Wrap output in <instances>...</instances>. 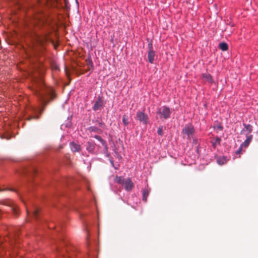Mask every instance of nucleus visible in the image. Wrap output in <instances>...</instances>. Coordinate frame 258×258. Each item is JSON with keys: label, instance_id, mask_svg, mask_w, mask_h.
<instances>
[{"label": "nucleus", "instance_id": "nucleus-1", "mask_svg": "<svg viewBox=\"0 0 258 258\" xmlns=\"http://www.w3.org/2000/svg\"><path fill=\"white\" fill-rule=\"evenodd\" d=\"M32 89L38 97L39 101L43 105V108L40 111V113H42L44 106L48 103V98H50L52 99L54 98L53 91L51 88L45 86L42 77L34 79Z\"/></svg>", "mask_w": 258, "mask_h": 258}, {"label": "nucleus", "instance_id": "nucleus-2", "mask_svg": "<svg viewBox=\"0 0 258 258\" xmlns=\"http://www.w3.org/2000/svg\"><path fill=\"white\" fill-rule=\"evenodd\" d=\"M171 111L170 108L166 106H162L158 109L157 116L161 119H167L170 117Z\"/></svg>", "mask_w": 258, "mask_h": 258}, {"label": "nucleus", "instance_id": "nucleus-3", "mask_svg": "<svg viewBox=\"0 0 258 258\" xmlns=\"http://www.w3.org/2000/svg\"><path fill=\"white\" fill-rule=\"evenodd\" d=\"M195 130L194 126L191 124H187L182 130V133L187 136L188 139L192 138Z\"/></svg>", "mask_w": 258, "mask_h": 258}, {"label": "nucleus", "instance_id": "nucleus-4", "mask_svg": "<svg viewBox=\"0 0 258 258\" xmlns=\"http://www.w3.org/2000/svg\"><path fill=\"white\" fill-rule=\"evenodd\" d=\"M136 117L141 122L144 124H147L149 122V117L147 114L142 111H138Z\"/></svg>", "mask_w": 258, "mask_h": 258}, {"label": "nucleus", "instance_id": "nucleus-5", "mask_svg": "<svg viewBox=\"0 0 258 258\" xmlns=\"http://www.w3.org/2000/svg\"><path fill=\"white\" fill-rule=\"evenodd\" d=\"M104 105V103L103 100L101 99L100 97H99L96 99L94 105L93 107V109L94 111H97L99 109H100L102 107H103Z\"/></svg>", "mask_w": 258, "mask_h": 258}, {"label": "nucleus", "instance_id": "nucleus-6", "mask_svg": "<svg viewBox=\"0 0 258 258\" xmlns=\"http://www.w3.org/2000/svg\"><path fill=\"white\" fill-rule=\"evenodd\" d=\"M36 39L38 43L43 45L44 42L49 40V37L47 34H45L43 36L37 35L36 36Z\"/></svg>", "mask_w": 258, "mask_h": 258}, {"label": "nucleus", "instance_id": "nucleus-7", "mask_svg": "<svg viewBox=\"0 0 258 258\" xmlns=\"http://www.w3.org/2000/svg\"><path fill=\"white\" fill-rule=\"evenodd\" d=\"M124 184L125 189L127 191H130L134 187V183L130 178H127L123 183Z\"/></svg>", "mask_w": 258, "mask_h": 258}, {"label": "nucleus", "instance_id": "nucleus-8", "mask_svg": "<svg viewBox=\"0 0 258 258\" xmlns=\"http://www.w3.org/2000/svg\"><path fill=\"white\" fill-rule=\"evenodd\" d=\"M243 126H244V129H243L241 131L240 134H243L245 131L247 132L246 136L249 135V134L251 133L252 131V126L250 124H246L245 123H243Z\"/></svg>", "mask_w": 258, "mask_h": 258}, {"label": "nucleus", "instance_id": "nucleus-9", "mask_svg": "<svg viewBox=\"0 0 258 258\" xmlns=\"http://www.w3.org/2000/svg\"><path fill=\"white\" fill-rule=\"evenodd\" d=\"M246 139L244 141L243 143H242L241 145L242 146H243L244 148H247L253 138V136L252 135L246 136Z\"/></svg>", "mask_w": 258, "mask_h": 258}, {"label": "nucleus", "instance_id": "nucleus-10", "mask_svg": "<svg viewBox=\"0 0 258 258\" xmlns=\"http://www.w3.org/2000/svg\"><path fill=\"white\" fill-rule=\"evenodd\" d=\"M95 148V144L94 142H88L87 144L86 149L89 152L93 153Z\"/></svg>", "mask_w": 258, "mask_h": 258}, {"label": "nucleus", "instance_id": "nucleus-11", "mask_svg": "<svg viewBox=\"0 0 258 258\" xmlns=\"http://www.w3.org/2000/svg\"><path fill=\"white\" fill-rule=\"evenodd\" d=\"M70 147L71 150L74 152H79L81 150L80 146L74 142H71L70 143Z\"/></svg>", "mask_w": 258, "mask_h": 258}, {"label": "nucleus", "instance_id": "nucleus-12", "mask_svg": "<svg viewBox=\"0 0 258 258\" xmlns=\"http://www.w3.org/2000/svg\"><path fill=\"white\" fill-rule=\"evenodd\" d=\"M150 189L148 188L144 189L143 191V200L146 202L147 201V198L150 194Z\"/></svg>", "mask_w": 258, "mask_h": 258}, {"label": "nucleus", "instance_id": "nucleus-13", "mask_svg": "<svg viewBox=\"0 0 258 258\" xmlns=\"http://www.w3.org/2000/svg\"><path fill=\"white\" fill-rule=\"evenodd\" d=\"M155 57V52L154 51H148V58L149 61L152 63L154 62Z\"/></svg>", "mask_w": 258, "mask_h": 258}, {"label": "nucleus", "instance_id": "nucleus-14", "mask_svg": "<svg viewBox=\"0 0 258 258\" xmlns=\"http://www.w3.org/2000/svg\"><path fill=\"white\" fill-rule=\"evenodd\" d=\"M203 77L204 78L206 81L212 83L214 81L211 75L209 74H203Z\"/></svg>", "mask_w": 258, "mask_h": 258}, {"label": "nucleus", "instance_id": "nucleus-15", "mask_svg": "<svg viewBox=\"0 0 258 258\" xmlns=\"http://www.w3.org/2000/svg\"><path fill=\"white\" fill-rule=\"evenodd\" d=\"M221 139L219 137H216L212 141L213 147L215 148L218 145L220 144Z\"/></svg>", "mask_w": 258, "mask_h": 258}, {"label": "nucleus", "instance_id": "nucleus-16", "mask_svg": "<svg viewBox=\"0 0 258 258\" xmlns=\"http://www.w3.org/2000/svg\"><path fill=\"white\" fill-rule=\"evenodd\" d=\"M129 117L128 116L124 114L122 116V122L125 126L129 124Z\"/></svg>", "mask_w": 258, "mask_h": 258}, {"label": "nucleus", "instance_id": "nucleus-17", "mask_svg": "<svg viewBox=\"0 0 258 258\" xmlns=\"http://www.w3.org/2000/svg\"><path fill=\"white\" fill-rule=\"evenodd\" d=\"M226 162V160L225 157H219L217 159V163L220 165H223Z\"/></svg>", "mask_w": 258, "mask_h": 258}, {"label": "nucleus", "instance_id": "nucleus-18", "mask_svg": "<svg viewBox=\"0 0 258 258\" xmlns=\"http://www.w3.org/2000/svg\"><path fill=\"white\" fill-rule=\"evenodd\" d=\"M94 138L96 139H97V140H98L99 141H100L101 143V144H102V145L104 146L106 148H107V144H106L105 141H104L103 139H102L100 136H98V135H95L94 136Z\"/></svg>", "mask_w": 258, "mask_h": 258}, {"label": "nucleus", "instance_id": "nucleus-19", "mask_svg": "<svg viewBox=\"0 0 258 258\" xmlns=\"http://www.w3.org/2000/svg\"><path fill=\"white\" fill-rule=\"evenodd\" d=\"M219 48L222 51H226L228 49V45L225 42H222L219 44Z\"/></svg>", "mask_w": 258, "mask_h": 258}, {"label": "nucleus", "instance_id": "nucleus-20", "mask_svg": "<svg viewBox=\"0 0 258 258\" xmlns=\"http://www.w3.org/2000/svg\"><path fill=\"white\" fill-rule=\"evenodd\" d=\"M88 67L85 70V72H87V71L90 70L91 69H93V64L91 60H89L87 62Z\"/></svg>", "mask_w": 258, "mask_h": 258}, {"label": "nucleus", "instance_id": "nucleus-21", "mask_svg": "<svg viewBox=\"0 0 258 258\" xmlns=\"http://www.w3.org/2000/svg\"><path fill=\"white\" fill-rule=\"evenodd\" d=\"M51 2L49 0H41L40 2L41 5H47L48 7L51 5Z\"/></svg>", "mask_w": 258, "mask_h": 258}, {"label": "nucleus", "instance_id": "nucleus-22", "mask_svg": "<svg viewBox=\"0 0 258 258\" xmlns=\"http://www.w3.org/2000/svg\"><path fill=\"white\" fill-rule=\"evenodd\" d=\"M115 181L119 183V184H123V183H124V179L121 177H116V178H115Z\"/></svg>", "mask_w": 258, "mask_h": 258}, {"label": "nucleus", "instance_id": "nucleus-23", "mask_svg": "<svg viewBox=\"0 0 258 258\" xmlns=\"http://www.w3.org/2000/svg\"><path fill=\"white\" fill-rule=\"evenodd\" d=\"M11 210L13 212L14 214H15L16 215H18V212L17 206L16 205H14L11 206Z\"/></svg>", "mask_w": 258, "mask_h": 258}, {"label": "nucleus", "instance_id": "nucleus-24", "mask_svg": "<svg viewBox=\"0 0 258 258\" xmlns=\"http://www.w3.org/2000/svg\"><path fill=\"white\" fill-rule=\"evenodd\" d=\"M157 133L159 135V136H162L163 135V126H160L159 127H158V131H157Z\"/></svg>", "mask_w": 258, "mask_h": 258}, {"label": "nucleus", "instance_id": "nucleus-25", "mask_svg": "<svg viewBox=\"0 0 258 258\" xmlns=\"http://www.w3.org/2000/svg\"><path fill=\"white\" fill-rule=\"evenodd\" d=\"M35 19L38 22H40V23H42V24H43L44 23V20L42 19L41 18H40L39 16H38L37 15L35 16Z\"/></svg>", "mask_w": 258, "mask_h": 258}, {"label": "nucleus", "instance_id": "nucleus-26", "mask_svg": "<svg viewBox=\"0 0 258 258\" xmlns=\"http://www.w3.org/2000/svg\"><path fill=\"white\" fill-rule=\"evenodd\" d=\"M89 130L91 132H97L99 129L94 126H91L89 128Z\"/></svg>", "mask_w": 258, "mask_h": 258}, {"label": "nucleus", "instance_id": "nucleus-27", "mask_svg": "<svg viewBox=\"0 0 258 258\" xmlns=\"http://www.w3.org/2000/svg\"><path fill=\"white\" fill-rule=\"evenodd\" d=\"M148 46V48H149L148 51H153V44L151 42L149 43Z\"/></svg>", "mask_w": 258, "mask_h": 258}, {"label": "nucleus", "instance_id": "nucleus-28", "mask_svg": "<svg viewBox=\"0 0 258 258\" xmlns=\"http://www.w3.org/2000/svg\"><path fill=\"white\" fill-rule=\"evenodd\" d=\"M243 147H244L242 146V145H241L240 147L239 148V149L236 151V154H241V152H242V148H243Z\"/></svg>", "mask_w": 258, "mask_h": 258}, {"label": "nucleus", "instance_id": "nucleus-29", "mask_svg": "<svg viewBox=\"0 0 258 258\" xmlns=\"http://www.w3.org/2000/svg\"><path fill=\"white\" fill-rule=\"evenodd\" d=\"M39 212V211L38 209H35L33 212V216L36 218H37V215H38V213Z\"/></svg>", "mask_w": 258, "mask_h": 258}, {"label": "nucleus", "instance_id": "nucleus-30", "mask_svg": "<svg viewBox=\"0 0 258 258\" xmlns=\"http://www.w3.org/2000/svg\"><path fill=\"white\" fill-rule=\"evenodd\" d=\"M9 239V242L10 244H12L14 241L16 240V239L15 237H11V238H8Z\"/></svg>", "mask_w": 258, "mask_h": 258}, {"label": "nucleus", "instance_id": "nucleus-31", "mask_svg": "<svg viewBox=\"0 0 258 258\" xmlns=\"http://www.w3.org/2000/svg\"><path fill=\"white\" fill-rule=\"evenodd\" d=\"M2 244H3V242L2 240H0V254L1 253V250H4V247L2 245Z\"/></svg>", "mask_w": 258, "mask_h": 258}, {"label": "nucleus", "instance_id": "nucleus-32", "mask_svg": "<svg viewBox=\"0 0 258 258\" xmlns=\"http://www.w3.org/2000/svg\"><path fill=\"white\" fill-rule=\"evenodd\" d=\"M39 118V116H32L30 118H29L28 119L29 120H31L32 119H37Z\"/></svg>", "mask_w": 258, "mask_h": 258}, {"label": "nucleus", "instance_id": "nucleus-33", "mask_svg": "<svg viewBox=\"0 0 258 258\" xmlns=\"http://www.w3.org/2000/svg\"><path fill=\"white\" fill-rule=\"evenodd\" d=\"M193 142L195 144H197V141L196 140H194Z\"/></svg>", "mask_w": 258, "mask_h": 258}, {"label": "nucleus", "instance_id": "nucleus-34", "mask_svg": "<svg viewBox=\"0 0 258 258\" xmlns=\"http://www.w3.org/2000/svg\"><path fill=\"white\" fill-rule=\"evenodd\" d=\"M218 128H219L220 130L222 129V126H219Z\"/></svg>", "mask_w": 258, "mask_h": 258}, {"label": "nucleus", "instance_id": "nucleus-35", "mask_svg": "<svg viewBox=\"0 0 258 258\" xmlns=\"http://www.w3.org/2000/svg\"><path fill=\"white\" fill-rule=\"evenodd\" d=\"M4 190H5V189H1V188H0V191H4Z\"/></svg>", "mask_w": 258, "mask_h": 258}, {"label": "nucleus", "instance_id": "nucleus-36", "mask_svg": "<svg viewBox=\"0 0 258 258\" xmlns=\"http://www.w3.org/2000/svg\"><path fill=\"white\" fill-rule=\"evenodd\" d=\"M111 164H112V165H113V162H112V161H111Z\"/></svg>", "mask_w": 258, "mask_h": 258}, {"label": "nucleus", "instance_id": "nucleus-37", "mask_svg": "<svg viewBox=\"0 0 258 258\" xmlns=\"http://www.w3.org/2000/svg\"><path fill=\"white\" fill-rule=\"evenodd\" d=\"M38 11L41 12V10L40 11V10H38Z\"/></svg>", "mask_w": 258, "mask_h": 258}, {"label": "nucleus", "instance_id": "nucleus-38", "mask_svg": "<svg viewBox=\"0 0 258 258\" xmlns=\"http://www.w3.org/2000/svg\"><path fill=\"white\" fill-rule=\"evenodd\" d=\"M55 69H58V67H55Z\"/></svg>", "mask_w": 258, "mask_h": 258}]
</instances>
